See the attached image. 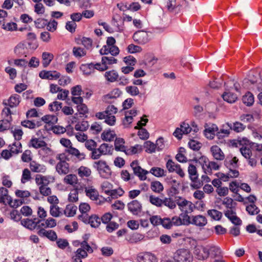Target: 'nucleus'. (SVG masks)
I'll use <instances>...</instances> for the list:
<instances>
[{"instance_id":"obj_1","label":"nucleus","mask_w":262,"mask_h":262,"mask_svg":"<svg viewBox=\"0 0 262 262\" xmlns=\"http://www.w3.org/2000/svg\"><path fill=\"white\" fill-rule=\"evenodd\" d=\"M130 166L134 171V173L141 180H145L147 179L146 174L149 172L143 168L139 165L138 161H134L130 163ZM149 172L156 177H164L166 174V171L164 169L158 167H152Z\"/></svg>"},{"instance_id":"obj_9","label":"nucleus","mask_w":262,"mask_h":262,"mask_svg":"<svg viewBox=\"0 0 262 262\" xmlns=\"http://www.w3.org/2000/svg\"><path fill=\"white\" fill-rule=\"evenodd\" d=\"M0 197H1L3 200H6V203L12 206L13 207H17L19 205V204H21L22 203L21 201L16 200L14 203V204L12 205V200L11 196L8 195V189L3 187H0Z\"/></svg>"},{"instance_id":"obj_57","label":"nucleus","mask_w":262,"mask_h":262,"mask_svg":"<svg viewBox=\"0 0 262 262\" xmlns=\"http://www.w3.org/2000/svg\"><path fill=\"white\" fill-rule=\"evenodd\" d=\"M50 213L51 215L54 217H58L62 214L57 205L50 206Z\"/></svg>"},{"instance_id":"obj_61","label":"nucleus","mask_w":262,"mask_h":262,"mask_svg":"<svg viewBox=\"0 0 262 262\" xmlns=\"http://www.w3.org/2000/svg\"><path fill=\"white\" fill-rule=\"evenodd\" d=\"M144 238V235L139 233H136L132 235V236L130 238L129 241L131 243H137L139 242L143 241Z\"/></svg>"},{"instance_id":"obj_27","label":"nucleus","mask_w":262,"mask_h":262,"mask_svg":"<svg viewBox=\"0 0 262 262\" xmlns=\"http://www.w3.org/2000/svg\"><path fill=\"white\" fill-rule=\"evenodd\" d=\"M35 181L38 188L41 186L48 185L50 183L49 177L41 174H36L35 176Z\"/></svg>"},{"instance_id":"obj_50","label":"nucleus","mask_w":262,"mask_h":262,"mask_svg":"<svg viewBox=\"0 0 262 262\" xmlns=\"http://www.w3.org/2000/svg\"><path fill=\"white\" fill-rule=\"evenodd\" d=\"M230 128L231 130H233L236 133H239L243 131L246 127V126L239 122H235L233 124L229 123Z\"/></svg>"},{"instance_id":"obj_52","label":"nucleus","mask_w":262,"mask_h":262,"mask_svg":"<svg viewBox=\"0 0 262 262\" xmlns=\"http://www.w3.org/2000/svg\"><path fill=\"white\" fill-rule=\"evenodd\" d=\"M222 179L224 181L227 180L229 178H236L239 175V172L238 170L234 169V168H231V170H229V172L227 174L222 173Z\"/></svg>"},{"instance_id":"obj_11","label":"nucleus","mask_w":262,"mask_h":262,"mask_svg":"<svg viewBox=\"0 0 262 262\" xmlns=\"http://www.w3.org/2000/svg\"><path fill=\"white\" fill-rule=\"evenodd\" d=\"M60 74L56 71H41L39 76L41 79L56 80L60 77Z\"/></svg>"},{"instance_id":"obj_54","label":"nucleus","mask_w":262,"mask_h":262,"mask_svg":"<svg viewBox=\"0 0 262 262\" xmlns=\"http://www.w3.org/2000/svg\"><path fill=\"white\" fill-rule=\"evenodd\" d=\"M141 150L142 146L140 145L136 144L129 148L126 149L125 153L127 155H132L137 154L139 151H141Z\"/></svg>"},{"instance_id":"obj_4","label":"nucleus","mask_w":262,"mask_h":262,"mask_svg":"<svg viewBox=\"0 0 262 262\" xmlns=\"http://www.w3.org/2000/svg\"><path fill=\"white\" fill-rule=\"evenodd\" d=\"M173 259L176 262H192L193 256L189 250L180 249L174 253Z\"/></svg>"},{"instance_id":"obj_3","label":"nucleus","mask_w":262,"mask_h":262,"mask_svg":"<svg viewBox=\"0 0 262 262\" xmlns=\"http://www.w3.org/2000/svg\"><path fill=\"white\" fill-rule=\"evenodd\" d=\"M176 202L179 206L180 210L184 213H190L195 209V205L194 204L181 196H176Z\"/></svg>"},{"instance_id":"obj_10","label":"nucleus","mask_w":262,"mask_h":262,"mask_svg":"<svg viewBox=\"0 0 262 262\" xmlns=\"http://www.w3.org/2000/svg\"><path fill=\"white\" fill-rule=\"evenodd\" d=\"M41 221V220L36 217H34L33 219H25L21 221V224L26 228L33 230L35 228L38 229V225L40 223Z\"/></svg>"},{"instance_id":"obj_51","label":"nucleus","mask_w":262,"mask_h":262,"mask_svg":"<svg viewBox=\"0 0 262 262\" xmlns=\"http://www.w3.org/2000/svg\"><path fill=\"white\" fill-rule=\"evenodd\" d=\"M163 205L170 209H173L176 207L177 203L176 202V200L174 201L171 198H165L162 201V205Z\"/></svg>"},{"instance_id":"obj_21","label":"nucleus","mask_w":262,"mask_h":262,"mask_svg":"<svg viewBox=\"0 0 262 262\" xmlns=\"http://www.w3.org/2000/svg\"><path fill=\"white\" fill-rule=\"evenodd\" d=\"M212 155L216 160L222 161L225 159V155L221 149L217 145H213L210 148Z\"/></svg>"},{"instance_id":"obj_48","label":"nucleus","mask_w":262,"mask_h":262,"mask_svg":"<svg viewBox=\"0 0 262 262\" xmlns=\"http://www.w3.org/2000/svg\"><path fill=\"white\" fill-rule=\"evenodd\" d=\"M32 179L31 170L28 168H25L23 170L22 176L21 178V182L25 184L30 181Z\"/></svg>"},{"instance_id":"obj_58","label":"nucleus","mask_w":262,"mask_h":262,"mask_svg":"<svg viewBox=\"0 0 262 262\" xmlns=\"http://www.w3.org/2000/svg\"><path fill=\"white\" fill-rule=\"evenodd\" d=\"M113 188V185L107 181H105L101 184V189L102 191L108 195Z\"/></svg>"},{"instance_id":"obj_33","label":"nucleus","mask_w":262,"mask_h":262,"mask_svg":"<svg viewBox=\"0 0 262 262\" xmlns=\"http://www.w3.org/2000/svg\"><path fill=\"white\" fill-rule=\"evenodd\" d=\"M188 172L191 180L193 182L196 181L198 179V174L196 167L194 165L190 164L188 168Z\"/></svg>"},{"instance_id":"obj_6","label":"nucleus","mask_w":262,"mask_h":262,"mask_svg":"<svg viewBox=\"0 0 262 262\" xmlns=\"http://www.w3.org/2000/svg\"><path fill=\"white\" fill-rule=\"evenodd\" d=\"M134 40L140 45H144L149 41L148 33L143 30H140L136 32L133 36Z\"/></svg>"},{"instance_id":"obj_64","label":"nucleus","mask_w":262,"mask_h":262,"mask_svg":"<svg viewBox=\"0 0 262 262\" xmlns=\"http://www.w3.org/2000/svg\"><path fill=\"white\" fill-rule=\"evenodd\" d=\"M38 189L40 193L43 196H49L52 193L51 189L48 187V185H45L43 186H41L38 188Z\"/></svg>"},{"instance_id":"obj_20","label":"nucleus","mask_w":262,"mask_h":262,"mask_svg":"<svg viewBox=\"0 0 262 262\" xmlns=\"http://www.w3.org/2000/svg\"><path fill=\"white\" fill-rule=\"evenodd\" d=\"M205 164L203 166V168L206 173L211 174L212 170H218L220 168V165L215 162L214 161H204Z\"/></svg>"},{"instance_id":"obj_7","label":"nucleus","mask_w":262,"mask_h":262,"mask_svg":"<svg viewBox=\"0 0 262 262\" xmlns=\"http://www.w3.org/2000/svg\"><path fill=\"white\" fill-rule=\"evenodd\" d=\"M194 254L195 257L199 260H205L208 258L209 252L207 248V246H198L195 247Z\"/></svg>"},{"instance_id":"obj_46","label":"nucleus","mask_w":262,"mask_h":262,"mask_svg":"<svg viewBox=\"0 0 262 262\" xmlns=\"http://www.w3.org/2000/svg\"><path fill=\"white\" fill-rule=\"evenodd\" d=\"M99 148V150L101 152L102 155H107L112 154L113 151V148L112 146H110L108 144L103 143L102 144Z\"/></svg>"},{"instance_id":"obj_32","label":"nucleus","mask_w":262,"mask_h":262,"mask_svg":"<svg viewBox=\"0 0 262 262\" xmlns=\"http://www.w3.org/2000/svg\"><path fill=\"white\" fill-rule=\"evenodd\" d=\"M83 74L90 75L94 73L93 63L82 64L80 67Z\"/></svg>"},{"instance_id":"obj_12","label":"nucleus","mask_w":262,"mask_h":262,"mask_svg":"<svg viewBox=\"0 0 262 262\" xmlns=\"http://www.w3.org/2000/svg\"><path fill=\"white\" fill-rule=\"evenodd\" d=\"M20 100V96L17 94H14L12 95L8 99L4 100L3 102V104L6 106L13 108L17 107L19 105Z\"/></svg>"},{"instance_id":"obj_63","label":"nucleus","mask_w":262,"mask_h":262,"mask_svg":"<svg viewBox=\"0 0 262 262\" xmlns=\"http://www.w3.org/2000/svg\"><path fill=\"white\" fill-rule=\"evenodd\" d=\"M248 76L249 80L252 84L256 83L259 79V74L255 71H251Z\"/></svg>"},{"instance_id":"obj_56","label":"nucleus","mask_w":262,"mask_h":262,"mask_svg":"<svg viewBox=\"0 0 262 262\" xmlns=\"http://www.w3.org/2000/svg\"><path fill=\"white\" fill-rule=\"evenodd\" d=\"M56 241L57 246L60 249L64 250L69 246V243L66 239L57 238Z\"/></svg>"},{"instance_id":"obj_8","label":"nucleus","mask_w":262,"mask_h":262,"mask_svg":"<svg viewBox=\"0 0 262 262\" xmlns=\"http://www.w3.org/2000/svg\"><path fill=\"white\" fill-rule=\"evenodd\" d=\"M204 127V134L207 138L209 139H213L219 130L217 126L213 123H206Z\"/></svg>"},{"instance_id":"obj_14","label":"nucleus","mask_w":262,"mask_h":262,"mask_svg":"<svg viewBox=\"0 0 262 262\" xmlns=\"http://www.w3.org/2000/svg\"><path fill=\"white\" fill-rule=\"evenodd\" d=\"M37 234L41 237H46L51 241H55L57 239V235L56 233L52 230H47L44 228L38 230Z\"/></svg>"},{"instance_id":"obj_40","label":"nucleus","mask_w":262,"mask_h":262,"mask_svg":"<svg viewBox=\"0 0 262 262\" xmlns=\"http://www.w3.org/2000/svg\"><path fill=\"white\" fill-rule=\"evenodd\" d=\"M124 140L122 138H116L115 141V149L117 151H124L125 152L126 150V147L124 146Z\"/></svg>"},{"instance_id":"obj_23","label":"nucleus","mask_w":262,"mask_h":262,"mask_svg":"<svg viewBox=\"0 0 262 262\" xmlns=\"http://www.w3.org/2000/svg\"><path fill=\"white\" fill-rule=\"evenodd\" d=\"M66 152L69 153L72 156H74L79 160L81 161L84 160L85 158V155L84 152H81L80 151L75 147H70L69 149H66Z\"/></svg>"},{"instance_id":"obj_39","label":"nucleus","mask_w":262,"mask_h":262,"mask_svg":"<svg viewBox=\"0 0 262 262\" xmlns=\"http://www.w3.org/2000/svg\"><path fill=\"white\" fill-rule=\"evenodd\" d=\"M77 209V206L74 204H71L67 205L64 210V214L67 216H73L76 214Z\"/></svg>"},{"instance_id":"obj_25","label":"nucleus","mask_w":262,"mask_h":262,"mask_svg":"<svg viewBox=\"0 0 262 262\" xmlns=\"http://www.w3.org/2000/svg\"><path fill=\"white\" fill-rule=\"evenodd\" d=\"M56 221L55 219L49 217L44 221L42 223H40L38 225V229L41 228H53L56 226Z\"/></svg>"},{"instance_id":"obj_35","label":"nucleus","mask_w":262,"mask_h":262,"mask_svg":"<svg viewBox=\"0 0 262 262\" xmlns=\"http://www.w3.org/2000/svg\"><path fill=\"white\" fill-rule=\"evenodd\" d=\"M222 97L225 101L230 103L235 102L237 99V95L230 92H225L222 95Z\"/></svg>"},{"instance_id":"obj_62","label":"nucleus","mask_w":262,"mask_h":262,"mask_svg":"<svg viewBox=\"0 0 262 262\" xmlns=\"http://www.w3.org/2000/svg\"><path fill=\"white\" fill-rule=\"evenodd\" d=\"M87 239L88 238H84V240L81 242L80 244V248L85 250L87 253H92L93 252V248L88 243Z\"/></svg>"},{"instance_id":"obj_28","label":"nucleus","mask_w":262,"mask_h":262,"mask_svg":"<svg viewBox=\"0 0 262 262\" xmlns=\"http://www.w3.org/2000/svg\"><path fill=\"white\" fill-rule=\"evenodd\" d=\"M47 145V143L43 140L38 138H32L30 141L29 146L32 147L35 149L45 147Z\"/></svg>"},{"instance_id":"obj_44","label":"nucleus","mask_w":262,"mask_h":262,"mask_svg":"<svg viewBox=\"0 0 262 262\" xmlns=\"http://www.w3.org/2000/svg\"><path fill=\"white\" fill-rule=\"evenodd\" d=\"M165 7L169 11H172L175 8L178 7L180 4L177 0H163Z\"/></svg>"},{"instance_id":"obj_43","label":"nucleus","mask_w":262,"mask_h":262,"mask_svg":"<svg viewBox=\"0 0 262 262\" xmlns=\"http://www.w3.org/2000/svg\"><path fill=\"white\" fill-rule=\"evenodd\" d=\"M124 193V191L120 187L115 189H112L111 191L109 193L108 199L110 200V198L112 199H117L118 197L122 196Z\"/></svg>"},{"instance_id":"obj_29","label":"nucleus","mask_w":262,"mask_h":262,"mask_svg":"<svg viewBox=\"0 0 262 262\" xmlns=\"http://www.w3.org/2000/svg\"><path fill=\"white\" fill-rule=\"evenodd\" d=\"M238 161V159L236 157L233 158L227 157L224 161V164L229 170H231V168H235L237 167Z\"/></svg>"},{"instance_id":"obj_37","label":"nucleus","mask_w":262,"mask_h":262,"mask_svg":"<svg viewBox=\"0 0 262 262\" xmlns=\"http://www.w3.org/2000/svg\"><path fill=\"white\" fill-rule=\"evenodd\" d=\"M242 101L247 106H251L254 101V96L251 92H248L243 96Z\"/></svg>"},{"instance_id":"obj_30","label":"nucleus","mask_w":262,"mask_h":262,"mask_svg":"<svg viewBox=\"0 0 262 262\" xmlns=\"http://www.w3.org/2000/svg\"><path fill=\"white\" fill-rule=\"evenodd\" d=\"M77 171L78 176L81 178H88L92 173L91 169L84 166H81L78 168Z\"/></svg>"},{"instance_id":"obj_36","label":"nucleus","mask_w":262,"mask_h":262,"mask_svg":"<svg viewBox=\"0 0 262 262\" xmlns=\"http://www.w3.org/2000/svg\"><path fill=\"white\" fill-rule=\"evenodd\" d=\"M54 56L48 52H43L42 54V66L44 68L47 67L53 60Z\"/></svg>"},{"instance_id":"obj_19","label":"nucleus","mask_w":262,"mask_h":262,"mask_svg":"<svg viewBox=\"0 0 262 262\" xmlns=\"http://www.w3.org/2000/svg\"><path fill=\"white\" fill-rule=\"evenodd\" d=\"M29 167L30 170L36 173H43L46 171V167L40 164L35 161H32L30 162Z\"/></svg>"},{"instance_id":"obj_17","label":"nucleus","mask_w":262,"mask_h":262,"mask_svg":"<svg viewBox=\"0 0 262 262\" xmlns=\"http://www.w3.org/2000/svg\"><path fill=\"white\" fill-rule=\"evenodd\" d=\"M137 258L139 262H157L156 256L150 252L140 253Z\"/></svg>"},{"instance_id":"obj_41","label":"nucleus","mask_w":262,"mask_h":262,"mask_svg":"<svg viewBox=\"0 0 262 262\" xmlns=\"http://www.w3.org/2000/svg\"><path fill=\"white\" fill-rule=\"evenodd\" d=\"M116 136V135L114 131L107 130L103 132L101 134V138L103 140L110 142L114 140Z\"/></svg>"},{"instance_id":"obj_18","label":"nucleus","mask_w":262,"mask_h":262,"mask_svg":"<svg viewBox=\"0 0 262 262\" xmlns=\"http://www.w3.org/2000/svg\"><path fill=\"white\" fill-rule=\"evenodd\" d=\"M86 220H82V222L86 224H89L92 227L94 228L98 227L101 223L100 218L96 214L88 216Z\"/></svg>"},{"instance_id":"obj_38","label":"nucleus","mask_w":262,"mask_h":262,"mask_svg":"<svg viewBox=\"0 0 262 262\" xmlns=\"http://www.w3.org/2000/svg\"><path fill=\"white\" fill-rule=\"evenodd\" d=\"M78 181L77 177L75 174H69L67 175L63 179V183L66 184L74 186L77 184Z\"/></svg>"},{"instance_id":"obj_60","label":"nucleus","mask_w":262,"mask_h":262,"mask_svg":"<svg viewBox=\"0 0 262 262\" xmlns=\"http://www.w3.org/2000/svg\"><path fill=\"white\" fill-rule=\"evenodd\" d=\"M125 90L127 93L132 96H137L140 94L139 89L135 85L126 86Z\"/></svg>"},{"instance_id":"obj_15","label":"nucleus","mask_w":262,"mask_h":262,"mask_svg":"<svg viewBox=\"0 0 262 262\" xmlns=\"http://www.w3.org/2000/svg\"><path fill=\"white\" fill-rule=\"evenodd\" d=\"M91 209L90 206L86 203H82L79 206V210L81 212V214L78 215V219L80 221H86V217L89 216L88 212Z\"/></svg>"},{"instance_id":"obj_26","label":"nucleus","mask_w":262,"mask_h":262,"mask_svg":"<svg viewBox=\"0 0 262 262\" xmlns=\"http://www.w3.org/2000/svg\"><path fill=\"white\" fill-rule=\"evenodd\" d=\"M85 194L92 200L97 201L98 199L99 193L92 186L85 188Z\"/></svg>"},{"instance_id":"obj_34","label":"nucleus","mask_w":262,"mask_h":262,"mask_svg":"<svg viewBox=\"0 0 262 262\" xmlns=\"http://www.w3.org/2000/svg\"><path fill=\"white\" fill-rule=\"evenodd\" d=\"M150 188L152 191L157 193H160L164 190L163 184L158 181L151 182L150 183Z\"/></svg>"},{"instance_id":"obj_49","label":"nucleus","mask_w":262,"mask_h":262,"mask_svg":"<svg viewBox=\"0 0 262 262\" xmlns=\"http://www.w3.org/2000/svg\"><path fill=\"white\" fill-rule=\"evenodd\" d=\"M121 91L118 88L113 89L110 93L104 96L106 100L110 99H116L121 94Z\"/></svg>"},{"instance_id":"obj_42","label":"nucleus","mask_w":262,"mask_h":262,"mask_svg":"<svg viewBox=\"0 0 262 262\" xmlns=\"http://www.w3.org/2000/svg\"><path fill=\"white\" fill-rule=\"evenodd\" d=\"M207 214L215 221H219L222 217V213L216 209H210L207 211Z\"/></svg>"},{"instance_id":"obj_2","label":"nucleus","mask_w":262,"mask_h":262,"mask_svg":"<svg viewBox=\"0 0 262 262\" xmlns=\"http://www.w3.org/2000/svg\"><path fill=\"white\" fill-rule=\"evenodd\" d=\"M93 166L98 171L101 177L108 179L111 176V169L105 161H96L94 163Z\"/></svg>"},{"instance_id":"obj_53","label":"nucleus","mask_w":262,"mask_h":262,"mask_svg":"<svg viewBox=\"0 0 262 262\" xmlns=\"http://www.w3.org/2000/svg\"><path fill=\"white\" fill-rule=\"evenodd\" d=\"M10 150L12 154H18L21 152V144L19 141L15 142L11 146H10Z\"/></svg>"},{"instance_id":"obj_45","label":"nucleus","mask_w":262,"mask_h":262,"mask_svg":"<svg viewBox=\"0 0 262 262\" xmlns=\"http://www.w3.org/2000/svg\"><path fill=\"white\" fill-rule=\"evenodd\" d=\"M42 121L49 125H53L58 121L57 117L55 115H46L42 117Z\"/></svg>"},{"instance_id":"obj_22","label":"nucleus","mask_w":262,"mask_h":262,"mask_svg":"<svg viewBox=\"0 0 262 262\" xmlns=\"http://www.w3.org/2000/svg\"><path fill=\"white\" fill-rule=\"evenodd\" d=\"M56 170L59 174H67L69 172V164L66 161H59L56 166Z\"/></svg>"},{"instance_id":"obj_31","label":"nucleus","mask_w":262,"mask_h":262,"mask_svg":"<svg viewBox=\"0 0 262 262\" xmlns=\"http://www.w3.org/2000/svg\"><path fill=\"white\" fill-rule=\"evenodd\" d=\"M207 248L209 252V255L210 254L214 257H219L222 255V251L217 246L214 245H207Z\"/></svg>"},{"instance_id":"obj_13","label":"nucleus","mask_w":262,"mask_h":262,"mask_svg":"<svg viewBox=\"0 0 262 262\" xmlns=\"http://www.w3.org/2000/svg\"><path fill=\"white\" fill-rule=\"evenodd\" d=\"M128 210L134 215H138L142 211V204L137 200H133L127 204Z\"/></svg>"},{"instance_id":"obj_47","label":"nucleus","mask_w":262,"mask_h":262,"mask_svg":"<svg viewBox=\"0 0 262 262\" xmlns=\"http://www.w3.org/2000/svg\"><path fill=\"white\" fill-rule=\"evenodd\" d=\"M27 48L24 47L23 44L17 45L14 49V53L18 56L21 57L23 56H26Z\"/></svg>"},{"instance_id":"obj_59","label":"nucleus","mask_w":262,"mask_h":262,"mask_svg":"<svg viewBox=\"0 0 262 262\" xmlns=\"http://www.w3.org/2000/svg\"><path fill=\"white\" fill-rule=\"evenodd\" d=\"M144 147L146 148V151L148 153L154 152L157 148L156 144L150 141H147L144 143Z\"/></svg>"},{"instance_id":"obj_16","label":"nucleus","mask_w":262,"mask_h":262,"mask_svg":"<svg viewBox=\"0 0 262 262\" xmlns=\"http://www.w3.org/2000/svg\"><path fill=\"white\" fill-rule=\"evenodd\" d=\"M207 223V220L205 216L202 215H192L191 216V224L196 226L202 227Z\"/></svg>"},{"instance_id":"obj_55","label":"nucleus","mask_w":262,"mask_h":262,"mask_svg":"<svg viewBox=\"0 0 262 262\" xmlns=\"http://www.w3.org/2000/svg\"><path fill=\"white\" fill-rule=\"evenodd\" d=\"M21 125L30 129H34L36 127H39L40 125V122L37 121L36 123L30 120H25L21 122Z\"/></svg>"},{"instance_id":"obj_24","label":"nucleus","mask_w":262,"mask_h":262,"mask_svg":"<svg viewBox=\"0 0 262 262\" xmlns=\"http://www.w3.org/2000/svg\"><path fill=\"white\" fill-rule=\"evenodd\" d=\"M104 76L109 82H114L118 81L119 74L115 70H112L105 72Z\"/></svg>"},{"instance_id":"obj_5","label":"nucleus","mask_w":262,"mask_h":262,"mask_svg":"<svg viewBox=\"0 0 262 262\" xmlns=\"http://www.w3.org/2000/svg\"><path fill=\"white\" fill-rule=\"evenodd\" d=\"M166 167L169 172H176L182 178L185 176V172L180 165L175 163L171 159H169L167 161Z\"/></svg>"}]
</instances>
